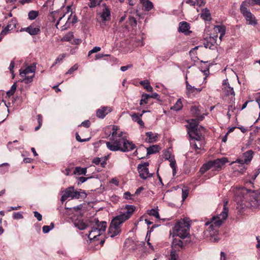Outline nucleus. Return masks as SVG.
Returning <instances> with one entry per match:
<instances>
[{
	"instance_id": "obj_1",
	"label": "nucleus",
	"mask_w": 260,
	"mask_h": 260,
	"mask_svg": "<svg viewBox=\"0 0 260 260\" xmlns=\"http://www.w3.org/2000/svg\"><path fill=\"white\" fill-rule=\"evenodd\" d=\"M112 128V132L109 135V142H106L107 148L111 151L122 152L130 151L136 148L135 144L133 142L129 141L122 137L123 132L120 131L116 125L108 126L107 129L110 130Z\"/></svg>"
},
{
	"instance_id": "obj_2",
	"label": "nucleus",
	"mask_w": 260,
	"mask_h": 260,
	"mask_svg": "<svg viewBox=\"0 0 260 260\" xmlns=\"http://www.w3.org/2000/svg\"><path fill=\"white\" fill-rule=\"evenodd\" d=\"M135 210V206L132 205H126L120 208L118 214L112 219L109 228L108 233L111 237L120 234L122 224L131 218Z\"/></svg>"
},
{
	"instance_id": "obj_3",
	"label": "nucleus",
	"mask_w": 260,
	"mask_h": 260,
	"mask_svg": "<svg viewBox=\"0 0 260 260\" xmlns=\"http://www.w3.org/2000/svg\"><path fill=\"white\" fill-rule=\"evenodd\" d=\"M228 203V201L224 200L222 211L220 214L217 216H213L210 221H207L205 224V225H210L207 231L209 234L207 235V236L210 237V240L212 242H216L219 239L218 236V229L228 217L229 212V209L227 207Z\"/></svg>"
},
{
	"instance_id": "obj_4",
	"label": "nucleus",
	"mask_w": 260,
	"mask_h": 260,
	"mask_svg": "<svg viewBox=\"0 0 260 260\" xmlns=\"http://www.w3.org/2000/svg\"><path fill=\"white\" fill-rule=\"evenodd\" d=\"M236 200L241 205L256 209L260 206V192L248 191L245 188H240L237 191Z\"/></svg>"
},
{
	"instance_id": "obj_5",
	"label": "nucleus",
	"mask_w": 260,
	"mask_h": 260,
	"mask_svg": "<svg viewBox=\"0 0 260 260\" xmlns=\"http://www.w3.org/2000/svg\"><path fill=\"white\" fill-rule=\"evenodd\" d=\"M190 221L188 218L179 220L172 229L173 237L178 236L182 239L187 237L189 234Z\"/></svg>"
},
{
	"instance_id": "obj_6",
	"label": "nucleus",
	"mask_w": 260,
	"mask_h": 260,
	"mask_svg": "<svg viewBox=\"0 0 260 260\" xmlns=\"http://www.w3.org/2000/svg\"><path fill=\"white\" fill-rule=\"evenodd\" d=\"M198 126L196 124V154L202 152H205L204 147L205 145L204 134L205 129L202 127V130L199 133L198 132Z\"/></svg>"
},
{
	"instance_id": "obj_7",
	"label": "nucleus",
	"mask_w": 260,
	"mask_h": 260,
	"mask_svg": "<svg viewBox=\"0 0 260 260\" xmlns=\"http://www.w3.org/2000/svg\"><path fill=\"white\" fill-rule=\"evenodd\" d=\"M187 124L185 125L187 129L188 137L189 138L190 143L193 149L195 148V120L191 119L186 120Z\"/></svg>"
},
{
	"instance_id": "obj_8",
	"label": "nucleus",
	"mask_w": 260,
	"mask_h": 260,
	"mask_svg": "<svg viewBox=\"0 0 260 260\" xmlns=\"http://www.w3.org/2000/svg\"><path fill=\"white\" fill-rule=\"evenodd\" d=\"M148 162H144L142 164H139L138 166V171L139 173V176L143 179H146L152 176V174L149 172L148 168Z\"/></svg>"
},
{
	"instance_id": "obj_9",
	"label": "nucleus",
	"mask_w": 260,
	"mask_h": 260,
	"mask_svg": "<svg viewBox=\"0 0 260 260\" xmlns=\"http://www.w3.org/2000/svg\"><path fill=\"white\" fill-rule=\"evenodd\" d=\"M106 228L107 223H103V224L101 225L100 230H98L92 226L91 230L89 232L88 234V238L90 240L96 239L97 237L101 236L105 232Z\"/></svg>"
},
{
	"instance_id": "obj_10",
	"label": "nucleus",
	"mask_w": 260,
	"mask_h": 260,
	"mask_svg": "<svg viewBox=\"0 0 260 260\" xmlns=\"http://www.w3.org/2000/svg\"><path fill=\"white\" fill-rule=\"evenodd\" d=\"M211 167L214 168L216 170H220L225 163L228 162V159L226 157H222L219 159H216L213 161H209Z\"/></svg>"
},
{
	"instance_id": "obj_11",
	"label": "nucleus",
	"mask_w": 260,
	"mask_h": 260,
	"mask_svg": "<svg viewBox=\"0 0 260 260\" xmlns=\"http://www.w3.org/2000/svg\"><path fill=\"white\" fill-rule=\"evenodd\" d=\"M36 70V64L33 63L29 66L25 68H21L19 70L20 76H24L25 75L34 74L35 75Z\"/></svg>"
},
{
	"instance_id": "obj_12",
	"label": "nucleus",
	"mask_w": 260,
	"mask_h": 260,
	"mask_svg": "<svg viewBox=\"0 0 260 260\" xmlns=\"http://www.w3.org/2000/svg\"><path fill=\"white\" fill-rule=\"evenodd\" d=\"M218 35H214L212 37H210L207 40H205L204 45L206 48H209L212 49V47L215 46V44L219 45V41L217 40Z\"/></svg>"
},
{
	"instance_id": "obj_13",
	"label": "nucleus",
	"mask_w": 260,
	"mask_h": 260,
	"mask_svg": "<svg viewBox=\"0 0 260 260\" xmlns=\"http://www.w3.org/2000/svg\"><path fill=\"white\" fill-rule=\"evenodd\" d=\"M214 31L216 35L219 34V43H220L223 36L225 34L226 28L223 25H214L213 27Z\"/></svg>"
},
{
	"instance_id": "obj_14",
	"label": "nucleus",
	"mask_w": 260,
	"mask_h": 260,
	"mask_svg": "<svg viewBox=\"0 0 260 260\" xmlns=\"http://www.w3.org/2000/svg\"><path fill=\"white\" fill-rule=\"evenodd\" d=\"M112 111L110 107H103L96 111V116L100 118H104L106 115Z\"/></svg>"
},
{
	"instance_id": "obj_15",
	"label": "nucleus",
	"mask_w": 260,
	"mask_h": 260,
	"mask_svg": "<svg viewBox=\"0 0 260 260\" xmlns=\"http://www.w3.org/2000/svg\"><path fill=\"white\" fill-rule=\"evenodd\" d=\"M66 18H67V17H59V19L58 20V21L56 24V27H57V26L58 25L63 24V23L64 22H66V23L64 24H63L60 26L61 29L63 30V29H66L67 28L69 27L71 25V23L69 21H70L71 17H68L67 19Z\"/></svg>"
},
{
	"instance_id": "obj_16",
	"label": "nucleus",
	"mask_w": 260,
	"mask_h": 260,
	"mask_svg": "<svg viewBox=\"0 0 260 260\" xmlns=\"http://www.w3.org/2000/svg\"><path fill=\"white\" fill-rule=\"evenodd\" d=\"M196 123L199 122L203 120L205 117V116L207 115V113L205 112V110L204 108L197 107L196 106Z\"/></svg>"
},
{
	"instance_id": "obj_17",
	"label": "nucleus",
	"mask_w": 260,
	"mask_h": 260,
	"mask_svg": "<svg viewBox=\"0 0 260 260\" xmlns=\"http://www.w3.org/2000/svg\"><path fill=\"white\" fill-rule=\"evenodd\" d=\"M223 90L226 96H231V102L232 103L234 102L235 94L233 88L231 87L230 85H228V86H225L223 88Z\"/></svg>"
},
{
	"instance_id": "obj_18",
	"label": "nucleus",
	"mask_w": 260,
	"mask_h": 260,
	"mask_svg": "<svg viewBox=\"0 0 260 260\" xmlns=\"http://www.w3.org/2000/svg\"><path fill=\"white\" fill-rule=\"evenodd\" d=\"M172 250L179 251L183 248V244L182 241L177 238H174L172 243Z\"/></svg>"
},
{
	"instance_id": "obj_19",
	"label": "nucleus",
	"mask_w": 260,
	"mask_h": 260,
	"mask_svg": "<svg viewBox=\"0 0 260 260\" xmlns=\"http://www.w3.org/2000/svg\"><path fill=\"white\" fill-rule=\"evenodd\" d=\"M189 24L186 22L180 23L178 30L179 31L184 33L185 35H188L191 32L189 31Z\"/></svg>"
},
{
	"instance_id": "obj_20",
	"label": "nucleus",
	"mask_w": 260,
	"mask_h": 260,
	"mask_svg": "<svg viewBox=\"0 0 260 260\" xmlns=\"http://www.w3.org/2000/svg\"><path fill=\"white\" fill-rule=\"evenodd\" d=\"M23 30L27 32L30 35H36L40 32V29L39 27H34L32 25H30L27 27L22 28L20 30V31Z\"/></svg>"
},
{
	"instance_id": "obj_21",
	"label": "nucleus",
	"mask_w": 260,
	"mask_h": 260,
	"mask_svg": "<svg viewBox=\"0 0 260 260\" xmlns=\"http://www.w3.org/2000/svg\"><path fill=\"white\" fill-rule=\"evenodd\" d=\"M248 4L246 2H242L240 7L241 12L244 16H252L251 13L248 9Z\"/></svg>"
},
{
	"instance_id": "obj_22",
	"label": "nucleus",
	"mask_w": 260,
	"mask_h": 260,
	"mask_svg": "<svg viewBox=\"0 0 260 260\" xmlns=\"http://www.w3.org/2000/svg\"><path fill=\"white\" fill-rule=\"evenodd\" d=\"M142 115L143 113L140 115L137 113H134L131 115V117L134 121L137 122L141 127H143L144 126V123L141 119Z\"/></svg>"
},
{
	"instance_id": "obj_23",
	"label": "nucleus",
	"mask_w": 260,
	"mask_h": 260,
	"mask_svg": "<svg viewBox=\"0 0 260 260\" xmlns=\"http://www.w3.org/2000/svg\"><path fill=\"white\" fill-rule=\"evenodd\" d=\"M253 152L252 150H248L243 153L244 162L248 164L253 158Z\"/></svg>"
},
{
	"instance_id": "obj_24",
	"label": "nucleus",
	"mask_w": 260,
	"mask_h": 260,
	"mask_svg": "<svg viewBox=\"0 0 260 260\" xmlns=\"http://www.w3.org/2000/svg\"><path fill=\"white\" fill-rule=\"evenodd\" d=\"M203 66L201 67V69L200 70V75H199V76L201 77V74L203 73V78L204 80L205 81L206 79V78L207 77L208 74L209 73V69H208V66L206 62H203Z\"/></svg>"
},
{
	"instance_id": "obj_25",
	"label": "nucleus",
	"mask_w": 260,
	"mask_h": 260,
	"mask_svg": "<svg viewBox=\"0 0 260 260\" xmlns=\"http://www.w3.org/2000/svg\"><path fill=\"white\" fill-rule=\"evenodd\" d=\"M73 190V187H70L66 189L63 194L61 197V201L63 202L67 199L71 197L72 198V191Z\"/></svg>"
},
{
	"instance_id": "obj_26",
	"label": "nucleus",
	"mask_w": 260,
	"mask_h": 260,
	"mask_svg": "<svg viewBox=\"0 0 260 260\" xmlns=\"http://www.w3.org/2000/svg\"><path fill=\"white\" fill-rule=\"evenodd\" d=\"M22 79L20 80L21 82H24L25 84L31 83L33 81V79L35 77V75L31 74L25 75L24 76H20Z\"/></svg>"
},
{
	"instance_id": "obj_27",
	"label": "nucleus",
	"mask_w": 260,
	"mask_h": 260,
	"mask_svg": "<svg viewBox=\"0 0 260 260\" xmlns=\"http://www.w3.org/2000/svg\"><path fill=\"white\" fill-rule=\"evenodd\" d=\"M146 135L147 136V138L146 139V141L149 143H153L155 142L156 141L157 135L154 134L151 132H147L146 133Z\"/></svg>"
},
{
	"instance_id": "obj_28",
	"label": "nucleus",
	"mask_w": 260,
	"mask_h": 260,
	"mask_svg": "<svg viewBox=\"0 0 260 260\" xmlns=\"http://www.w3.org/2000/svg\"><path fill=\"white\" fill-rule=\"evenodd\" d=\"M75 227L80 230H83L87 227V225L82 220H76L74 222Z\"/></svg>"
},
{
	"instance_id": "obj_29",
	"label": "nucleus",
	"mask_w": 260,
	"mask_h": 260,
	"mask_svg": "<svg viewBox=\"0 0 260 260\" xmlns=\"http://www.w3.org/2000/svg\"><path fill=\"white\" fill-rule=\"evenodd\" d=\"M159 150V147L157 145H154L147 148V154L150 155L155 153L158 152Z\"/></svg>"
},
{
	"instance_id": "obj_30",
	"label": "nucleus",
	"mask_w": 260,
	"mask_h": 260,
	"mask_svg": "<svg viewBox=\"0 0 260 260\" xmlns=\"http://www.w3.org/2000/svg\"><path fill=\"white\" fill-rule=\"evenodd\" d=\"M183 107L181 99H179L177 100L175 104L171 107V109L174 110L176 111L180 110Z\"/></svg>"
},
{
	"instance_id": "obj_31",
	"label": "nucleus",
	"mask_w": 260,
	"mask_h": 260,
	"mask_svg": "<svg viewBox=\"0 0 260 260\" xmlns=\"http://www.w3.org/2000/svg\"><path fill=\"white\" fill-rule=\"evenodd\" d=\"M92 225L93 228L95 229H98V230H100L101 228V225L103 224V223H107L105 221H101L100 222L98 219L94 218L91 220Z\"/></svg>"
},
{
	"instance_id": "obj_32",
	"label": "nucleus",
	"mask_w": 260,
	"mask_h": 260,
	"mask_svg": "<svg viewBox=\"0 0 260 260\" xmlns=\"http://www.w3.org/2000/svg\"><path fill=\"white\" fill-rule=\"evenodd\" d=\"M140 84L143 85L144 88L147 90V91L151 92L153 90L152 87L150 85L149 82L148 80L142 81L140 82Z\"/></svg>"
},
{
	"instance_id": "obj_33",
	"label": "nucleus",
	"mask_w": 260,
	"mask_h": 260,
	"mask_svg": "<svg viewBox=\"0 0 260 260\" xmlns=\"http://www.w3.org/2000/svg\"><path fill=\"white\" fill-rule=\"evenodd\" d=\"M73 39H74L73 33L72 32H69L62 37V38L61 39V41H67V42H70L71 43V42L73 41Z\"/></svg>"
},
{
	"instance_id": "obj_34",
	"label": "nucleus",
	"mask_w": 260,
	"mask_h": 260,
	"mask_svg": "<svg viewBox=\"0 0 260 260\" xmlns=\"http://www.w3.org/2000/svg\"><path fill=\"white\" fill-rule=\"evenodd\" d=\"M74 174H77L78 175H85L86 173V168L76 167L74 171Z\"/></svg>"
},
{
	"instance_id": "obj_35",
	"label": "nucleus",
	"mask_w": 260,
	"mask_h": 260,
	"mask_svg": "<svg viewBox=\"0 0 260 260\" xmlns=\"http://www.w3.org/2000/svg\"><path fill=\"white\" fill-rule=\"evenodd\" d=\"M211 168L210 164L209 163V161L208 162L204 164L202 167L201 168L200 170V173H201V174H204L205 172H206L207 170L210 169Z\"/></svg>"
},
{
	"instance_id": "obj_36",
	"label": "nucleus",
	"mask_w": 260,
	"mask_h": 260,
	"mask_svg": "<svg viewBox=\"0 0 260 260\" xmlns=\"http://www.w3.org/2000/svg\"><path fill=\"white\" fill-rule=\"evenodd\" d=\"M147 213L149 215L153 216L157 219L160 218L158 211L155 209H152L151 210H148L147 211Z\"/></svg>"
},
{
	"instance_id": "obj_37",
	"label": "nucleus",
	"mask_w": 260,
	"mask_h": 260,
	"mask_svg": "<svg viewBox=\"0 0 260 260\" xmlns=\"http://www.w3.org/2000/svg\"><path fill=\"white\" fill-rule=\"evenodd\" d=\"M246 23L247 24L251 25H255L257 24V20L255 17H246Z\"/></svg>"
},
{
	"instance_id": "obj_38",
	"label": "nucleus",
	"mask_w": 260,
	"mask_h": 260,
	"mask_svg": "<svg viewBox=\"0 0 260 260\" xmlns=\"http://www.w3.org/2000/svg\"><path fill=\"white\" fill-rule=\"evenodd\" d=\"M170 166L173 169V175L174 176L176 174V163L174 158L170 159Z\"/></svg>"
},
{
	"instance_id": "obj_39",
	"label": "nucleus",
	"mask_w": 260,
	"mask_h": 260,
	"mask_svg": "<svg viewBox=\"0 0 260 260\" xmlns=\"http://www.w3.org/2000/svg\"><path fill=\"white\" fill-rule=\"evenodd\" d=\"M149 99V94L144 93L142 95V98L140 102V105H143L147 104Z\"/></svg>"
},
{
	"instance_id": "obj_40",
	"label": "nucleus",
	"mask_w": 260,
	"mask_h": 260,
	"mask_svg": "<svg viewBox=\"0 0 260 260\" xmlns=\"http://www.w3.org/2000/svg\"><path fill=\"white\" fill-rule=\"evenodd\" d=\"M110 20V17H98L96 21L100 23L101 25L105 24V22Z\"/></svg>"
},
{
	"instance_id": "obj_41",
	"label": "nucleus",
	"mask_w": 260,
	"mask_h": 260,
	"mask_svg": "<svg viewBox=\"0 0 260 260\" xmlns=\"http://www.w3.org/2000/svg\"><path fill=\"white\" fill-rule=\"evenodd\" d=\"M186 94L189 96L190 93H192L194 91V87L189 84L188 82L186 80Z\"/></svg>"
},
{
	"instance_id": "obj_42",
	"label": "nucleus",
	"mask_w": 260,
	"mask_h": 260,
	"mask_svg": "<svg viewBox=\"0 0 260 260\" xmlns=\"http://www.w3.org/2000/svg\"><path fill=\"white\" fill-rule=\"evenodd\" d=\"M16 88L17 85L16 83H14L11 86V89L7 92V95L9 96L12 95L15 93Z\"/></svg>"
},
{
	"instance_id": "obj_43",
	"label": "nucleus",
	"mask_w": 260,
	"mask_h": 260,
	"mask_svg": "<svg viewBox=\"0 0 260 260\" xmlns=\"http://www.w3.org/2000/svg\"><path fill=\"white\" fill-rule=\"evenodd\" d=\"M88 6L90 8H94L96 6L99 5L101 1V0H89Z\"/></svg>"
},
{
	"instance_id": "obj_44",
	"label": "nucleus",
	"mask_w": 260,
	"mask_h": 260,
	"mask_svg": "<svg viewBox=\"0 0 260 260\" xmlns=\"http://www.w3.org/2000/svg\"><path fill=\"white\" fill-rule=\"evenodd\" d=\"M143 7L145 8L146 11H149L152 9L153 5L152 2L148 1L147 3L143 4Z\"/></svg>"
},
{
	"instance_id": "obj_45",
	"label": "nucleus",
	"mask_w": 260,
	"mask_h": 260,
	"mask_svg": "<svg viewBox=\"0 0 260 260\" xmlns=\"http://www.w3.org/2000/svg\"><path fill=\"white\" fill-rule=\"evenodd\" d=\"M177 251L172 250L170 254L171 260H178V255L176 253Z\"/></svg>"
},
{
	"instance_id": "obj_46",
	"label": "nucleus",
	"mask_w": 260,
	"mask_h": 260,
	"mask_svg": "<svg viewBox=\"0 0 260 260\" xmlns=\"http://www.w3.org/2000/svg\"><path fill=\"white\" fill-rule=\"evenodd\" d=\"M66 54H61L59 55L57 58L55 59L54 63L53 64L52 66H54L55 64H57L58 62H60L63 59L66 57Z\"/></svg>"
},
{
	"instance_id": "obj_47",
	"label": "nucleus",
	"mask_w": 260,
	"mask_h": 260,
	"mask_svg": "<svg viewBox=\"0 0 260 260\" xmlns=\"http://www.w3.org/2000/svg\"><path fill=\"white\" fill-rule=\"evenodd\" d=\"M72 193V199H79L80 197V192L77 191H74V187H73Z\"/></svg>"
},
{
	"instance_id": "obj_48",
	"label": "nucleus",
	"mask_w": 260,
	"mask_h": 260,
	"mask_svg": "<svg viewBox=\"0 0 260 260\" xmlns=\"http://www.w3.org/2000/svg\"><path fill=\"white\" fill-rule=\"evenodd\" d=\"M202 17L203 16H210V13L209 10L207 8L204 9L202 10V13L200 14Z\"/></svg>"
},
{
	"instance_id": "obj_49",
	"label": "nucleus",
	"mask_w": 260,
	"mask_h": 260,
	"mask_svg": "<svg viewBox=\"0 0 260 260\" xmlns=\"http://www.w3.org/2000/svg\"><path fill=\"white\" fill-rule=\"evenodd\" d=\"M78 64H75L72 68H71L66 74H71L74 71H76L78 69Z\"/></svg>"
},
{
	"instance_id": "obj_50",
	"label": "nucleus",
	"mask_w": 260,
	"mask_h": 260,
	"mask_svg": "<svg viewBox=\"0 0 260 260\" xmlns=\"http://www.w3.org/2000/svg\"><path fill=\"white\" fill-rule=\"evenodd\" d=\"M101 16H110V11L107 7H105Z\"/></svg>"
},
{
	"instance_id": "obj_51",
	"label": "nucleus",
	"mask_w": 260,
	"mask_h": 260,
	"mask_svg": "<svg viewBox=\"0 0 260 260\" xmlns=\"http://www.w3.org/2000/svg\"><path fill=\"white\" fill-rule=\"evenodd\" d=\"M76 139L78 142H83L88 141L90 140V138L82 139L80 138L78 133H76Z\"/></svg>"
},
{
	"instance_id": "obj_52",
	"label": "nucleus",
	"mask_w": 260,
	"mask_h": 260,
	"mask_svg": "<svg viewBox=\"0 0 260 260\" xmlns=\"http://www.w3.org/2000/svg\"><path fill=\"white\" fill-rule=\"evenodd\" d=\"M66 12L63 14L62 16H65L67 15H68L70 12H71L70 14L69 15V16H72V9L71 6H68L66 8Z\"/></svg>"
},
{
	"instance_id": "obj_53",
	"label": "nucleus",
	"mask_w": 260,
	"mask_h": 260,
	"mask_svg": "<svg viewBox=\"0 0 260 260\" xmlns=\"http://www.w3.org/2000/svg\"><path fill=\"white\" fill-rule=\"evenodd\" d=\"M129 23L132 26H136L137 25V20L135 19V17H129Z\"/></svg>"
},
{
	"instance_id": "obj_54",
	"label": "nucleus",
	"mask_w": 260,
	"mask_h": 260,
	"mask_svg": "<svg viewBox=\"0 0 260 260\" xmlns=\"http://www.w3.org/2000/svg\"><path fill=\"white\" fill-rule=\"evenodd\" d=\"M80 125L86 128H88L90 125V122L88 120H85L81 123Z\"/></svg>"
},
{
	"instance_id": "obj_55",
	"label": "nucleus",
	"mask_w": 260,
	"mask_h": 260,
	"mask_svg": "<svg viewBox=\"0 0 260 260\" xmlns=\"http://www.w3.org/2000/svg\"><path fill=\"white\" fill-rule=\"evenodd\" d=\"M183 4H186L190 6H195V0H183Z\"/></svg>"
},
{
	"instance_id": "obj_56",
	"label": "nucleus",
	"mask_w": 260,
	"mask_h": 260,
	"mask_svg": "<svg viewBox=\"0 0 260 260\" xmlns=\"http://www.w3.org/2000/svg\"><path fill=\"white\" fill-rule=\"evenodd\" d=\"M164 157L166 159L170 160L171 159L174 158V157L171 156V154L169 152L167 151L164 154Z\"/></svg>"
},
{
	"instance_id": "obj_57",
	"label": "nucleus",
	"mask_w": 260,
	"mask_h": 260,
	"mask_svg": "<svg viewBox=\"0 0 260 260\" xmlns=\"http://www.w3.org/2000/svg\"><path fill=\"white\" fill-rule=\"evenodd\" d=\"M188 194V191L187 189H182V200L184 201L186 199Z\"/></svg>"
},
{
	"instance_id": "obj_58",
	"label": "nucleus",
	"mask_w": 260,
	"mask_h": 260,
	"mask_svg": "<svg viewBox=\"0 0 260 260\" xmlns=\"http://www.w3.org/2000/svg\"><path fill=\"white\" fill-rule=\"evenodd\" d=\"M38 11L31 10L28 13V16H38Z\"/></svg>"
},
{
	"instance_id": "obj_59",
	"label": "nucleus",
	"mask_w": 260,
	"mask_h": 260,
	"mask_svg": "<svg viewBox=\"0 0 260 260\" xmlns=\"http://www.w3.org/2000/svg\"><path fill=\"white\" fill-rule=\"evenodd\" d=\"M34 213L35 217L37 218V219H38V221H41L42 220V216L40 213H39L37 211H35L34 212Z\"/></svg>"
},
{
	"instance_id": "obj_60",
	"label": "nucleus",
	"mask_w": 260,
	"mask_h": 260,
	"mask_svg": "<svg viewBox=\"0 0 260 260\" xmlns=\"http://www.w3.org/2000/svg\"><path fill=\"white\" fill-rule=\"evenodd\" d=\"M52 229V228L50 227V226L48 225H44L43 227V232L44 233H48Z\"/></svg>"
},
{
	"instance_id": "obj_61",
	"label": "nucleus",
	"mask_w": 260,
	"mask_h": 260,
	"mask_svg": "<svg viewBox=\"0 0 260 260\" xmlns=\"http://www.w3.org/2000/svg\"><path fill=\"white\" fill-rule=\"evenodd\" d=\"M132 64H128L126 66H122L120 68V70L122 71V72H124V71H126L127 70H128V69H130L132 67Z\"/></svg>"
},
{
	"instance_id": "obj_62",
	"label": "nucleus",
	"mask_w": 260,
	"mask_h": 260,
	"mask_svg": "<svg viewBox=\"0 0 260 260\" xmlns=\"http://www.w3.org/2000/svg\"><path fill=\"white\" fill-rule=\"evenodd\" d=\"M13 218L14 219H21L23 218V216L21 213L19 212L15 213L13 214Z\"/></svg>"
},
{
	"instance_id": "obj_63",
	"label": "nucleus",
	"mask_w": 260,
	"mask_h": 260,
	"mask_svg": "<svg viewBox=\"0 0 260 260\" xmlns=\"http://www.w3.org/2000/svg\"><path fill=\"white\" fill-rule=\"evenodd\" d=\"M133 196L128 191L124 193L123 198L125 199H132L131 197Z\"/></svg>"
},
{
	"instance_id": "obj_64",
	"label": "nucleus",
	"mask_w": 260,
	"mask_h": 260,
	"mask_svg": "<svg viewBox=\"0 0 260 260\" xmlns=\"http://www.w3.org/2000/svg\"><path fill=\"white\" fill-rule=\"evenodd\" d=\"M81 42H82V40L81 39H73V41L71 42V43L72 44L79 45L81 43Z\"/></svg>"
}]
</instances>
